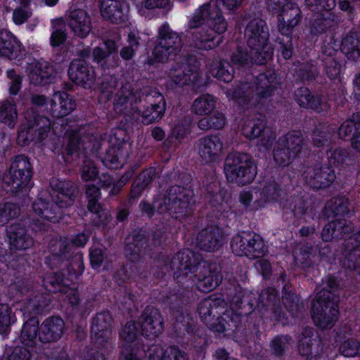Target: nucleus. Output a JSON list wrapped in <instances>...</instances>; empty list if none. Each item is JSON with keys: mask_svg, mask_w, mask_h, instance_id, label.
<instances>
[{"mask_svg": "<svg viewBox=\"0 0 360 360\" xmlns=\"http://www.w3.org/2000/svg\"><path fill=\"white\" fill-rule=\"evenodd\" d=\"M111 316L108 312L98 314L91 326V339L98 345L106 342L111 333Z\"/></svg>", "mask_w": 360, "mask_h": 360, "instance_id": "nucleus-28", "label": "nucleus"}, {"mask_svg": "<svg viewBox=\"0 0 360 360\" xmlns=\"http://www.w3.org/2000/svg\"><path fill=\"white\" fill-rule=\"evenodd\" d=\"M88 240L89 236L85 233H79L71 239L60 237L52 240L50 243L51 255L47 257L46 263L53 268L69 259L74 255V259L71 262L74 264L73 268L77 267V273H82V255L80 252H76V248L84 247Z\"/></svg>", "mask_w": 360, "mask_h": 360, "instance_id": "nucleus-8", "label": "nucleus"}, {"mask_svg": "<svg viewBox=\"0 0 360 360\" xmlns=\"http://www.w3.org/2000/svg\"><path fill=\"white\" fill-rule=\"evenodd\" d=\"M243 0H211L202 6L193 15L188 22L191 29L200 30L193 34L194 45L200 49H212L219 45L214 43L217 36L223 34L227 29V22L219 8L221 4L228 10L238 8Z\"/></svg>", "mask_w": 360, "mask_h": 360, "instance_id": "nucleus-1", "label": "nucleus"}, {"mask_svg": "<svg viewBox=\"0 0 360 360\" xmlns=\"http://www.w3.org/2000/svg\"><path fill=\"white\" fill-rule=\"evenodd\" d=\"M313 335L314 330L311 328H305L298 345L300 354L303 356H306L307 359L314 355V347L315 345L318 347L317 340L316 339H311ZM317 351L318 348L314 353L317 352Z\"/></svg>", "mask_w": 360, "mask_h": 360, "instance_id": "nucleus-45", "label": "nucleus"}, {"mask_svg": "<svg viewBox=\"0 0 360 360\" xmlns=\"http://www.w3.org/2000/svg\"><path fill=\"white\" fill-rule=\"evenodd\" d=\"M195 148L202 162L212 163L220 159L224 143L217 135L205 136L196 142Z\"/></svg>", "mask_w": 360, "mask_h": 360, "instance_id": "nucleus-17", "label": "nucleus"}, {"mask_svg": "<svg viewBox=\"0 0 360 360\" xmlns=\"http://www.w3.org/2000/svg\"><path fill=\"white\" fill-rule=\"evenodd\" d=\"M70 269H68V276L64 278V272H55L47 274L44 278V285L49 291L63 292L69 285V281H73L82 273H77V267L73 268V264L70 263Z\"/></svg>", "mask_w": 360, "mask_h": 360, "instance_id": "nucleus-29", "label": "nucleus"}, {"mask_svg": "<svg viewBox=\"0 0 360 360\" xmlns=\"http://www.w3.org/2000/svg\"><path fill=\"white\" fill-rule=\"evenodd\" d=\"M167 76L169 79L176 85H186L193 82L195 75L188 67L185 59L175 61L170 67Z\"/></svg>", "mask_w": 360, "mask_h": 360, "instance_id": "nucleus-31", "label": "nucleus"}, {"mask_svg": "<svg viewBox=\"0 0 360 360\" xmlns=\"http://www.w3.org/2000/svg\"><path fill=\"white\" fill-rule=\"evenodd\" d=\"M90 260L92 267L95 269H98L103 264L105 266L108 260L107 255L98 248L91 249Z\"/></svg>", "mask_w": 360, "mask_h": 360, "instance_id": "nucleus-58", "label": "nucleus"}, {"mask_svg": "<svg viewBox=\"0 0 360 360\" xmlns=\"http://www.w3.org/2000/svg\"><path fill=\"white\" fill-rule=\"evenodd\" d=\"M32 166L25 156H18L12 162L8 173L3 178L2 187L7 192L18 193L31 186Z\"/></svg>", "mask_w": 360, "mask_h": 360, "instance_id": "nucleus-12", "label": "nucleus"}, {"mask_svg": "<svg viewBox=\"0 0 360 360\" xmlns=\"http://www.w3.org/2000/svg\"><path fill=\"white\" fill-rule=\"evenodd\" d=\"M352 229L351 224H347L341 219H337L330 221L323 228L321 237L325 241L332 240L333 238H338L344 236Z\"/></svg>", "mask_w": 360, "mask_h": 360, "instance_id": "nucleus-37", "label": "nucleus"}, {"mask_svg": "<svg viewBox=\"0 0 360 360\" xmlns=\"http://www.w3.org/2000/svg\"><path fill=\"white\" fill-rule=\"evenodd\" d=\"M278 142L279 146H284L288 151L297 156L302 148L303 137L300 131H293L281 137Z\"/></svg>", "mask_w": 360, "mask_h": 360, "instance_id": "nucleus-42", "label": "nucleus"}, {"mask_svg": "<svg viewBox=\"0 0 360 360\" xmlns=\"http://www.w3.org/2000/svg\"><path fill=\"white\" fill-rule=\"evenodd\" d=\"M18 2L19 6L13 10L12 14L13 21L17 25L27 22L32 15V9L30 7L32 0H18Z\"/></svg>", "mask_w": 360, "mask_h": 360, "instance_id": "nucleus-46", "label": "nucleus"}, {"mask_svg": "<svg viewBox=\"0 0 360 360\" xmlns=\"http://www.w3.org/2000/svg\"><path fill=\"white\" fill-rule=\"evenodd\" d=\"M29 79L35 86H43L53 82V67L45 60H33L27 69Z\"/></svg>", "mask_w": 360, "mask_h": 360, "instance_id": "nucleus-22", "label": "nucleus"}, {"mask_svg": "<svg viewBox=\"0 0 360 360\" xmlns=\"http://www.w3.org/2000/svg\"><path fill=\"white\" fill-rule=\"evenodd\" d=\"M21 345H16L11 347L8 352V360H30L31 352L27 345L22 342Z\"/></svg>", "mask_w": 360, "mask_h": 360, "instance_id": "nucleus-48", "label": "nucleus"}, {"mask_svg": "<svg viewBox=\"0 0 360 360\" xmlns=\"http://www.w3.org/2000/svg\"><path fill=\"white\" fill-rule=\"evenodd\" d=\"M17 119L18 111L15 103L11 100L0 102V122L13 129Z\"/></svg>", "mask_w": 360, "mask_h": 360, "instance_id": "nucleus-40", "label": "nucleus"}, {"mask_svg": "<svg viewBox=\"0 0 360 360\" xmlns=\"http://www.w3.org/2000/svg\"><path fill=\"white\" fill-rule=\"evenodd\" d=\"M297 103L303 108H311L320 111L321 99L311 94L309 89L302 87L295 92Z\"/></svg>", "mask_w": 360, "mask_h": 360, "instance_id": "nucleus-44", "label": "nucleus"}, {"mask_svg": "<svg viewBox=\"0 0 360 360\" xmlns=\"http://www.w3.org/2000/svg\"><path fill=\"white\" fill-rule=\"evenodd\" d=\"M233 252L250 259L260 258L267 252V247L259 235L242 232L234 236L231 243Z\"/></svg>", "mask_w": 360, "mask_h": 360, "instance_id": "nucleus-13", "label": "nucleus"}, {"mask_svg": "<svg viewBox=\"0 0 360 360\" xmlns=\"http://www.w3.org/2000/svg\"><path fill=\"white\" fill-rule=\"evenodd\" d=\"M209 73L214 77L225 82L233 79V70L229 63L219 58H214L207 63Z\"/></svg>", "mask_w": 360, "mask_h": 360, "instance_id": "nucleus-36", "label": "nucleus"}, {"mask_svg": "<svg viewBox=\"0 0 360 360\" xmlns=\"http://www.w3.org/2000/svg\"><path fill=\"white\" fill-rule=\"evenodd\" d=\"M139 326L143 335L155 338L163 330L162 316L157 309L148 307L140 318Z\"/></svg>", "mask_w": 360, "mask_h": 360, "instance_id": "nucleus-20", "label": "nucleus"}, {"mask_svg": "<svg viewBox=\"0 0 360 360\" xmlns=\"http://www.w3.org/2000/svg\"><path fill=\"white\" fill-rule=\"evenodd\" d=\"M302 18L300 8L294 3L287 4L278 16V28L282 35L292 34L293 28L297 26Z\"/></svg>", "mask_w": 360, "mask_h": 360, "instance_id": "nucleus-25", "label": "nucleus"}, {"mask_svg": "<svg viewBox=\"0 0 360 360\" xmlns=\"http://www.w3.org/2000/svg\"><path fill=\"white\" fill-rule=\"evenodd\" d=\"M99 196L100 191L98 187L89 186L86 188L89 210H97L100 207V204L98 202Z\"/></svg>", "mask_w": 360, "mask_h": 360, "instance_id": "nucleus-59", "label": "nucleus"}, {"mask_svg": "<svg viewBox=\"0 0 360 360\" xmlns=\"http://www.w3.org/2000/svg\"><path fill=\"white\" fill-rule=\"evenodd\" d=\"M182 46L181 35L173 31L167 23H165L158 29L156 44L152 53L153 59L155 62L165 63L179 53Z\"/></svg>", "mask_w": 360, "mask_h": 360, "instance_id": "nucleus-11", "label": "nucleus"}, {"mask_svg": "<svg viewBox=\"0 0 360 360\" xmlns=\"http://www.w3.org/2000/svg\"><path fill=\"white\" fill-rule=\"evenodd\" d=\"M28 127L21 126L18 137L17 143L20 146H25L28 144L32 139L34 131H37L38 138L39 141H44L48 137L51 131V121L49 118L41 116L34 117L33 122L30 120L27 121Z\"/></svg>", "mask_w": 360, "mask_h": 360, "instance_id": "nucleus-16", "label": "nucleus"}, {"mask_svg": "<svg viewBox=\"0 0 360 360\" xmlns=\"http://www.w3.org/2000/svg\"><path fill=\"white\" fill-rule=\"evenodd\" d=\"M341 50L349 59L356 60L360 56V37L357 32L347 34L341 44Z\"/></svg>", "mask_w": 360, "mask_h": 360, "instance_id": "nucleus-41", "label": "nucleus"}, {"mask_svg": "<svg viewBox=\"0 0 360 360\" xmlns=\"http://www.w3.org/2000/svg\"><path fill=\"white\" fill-rule=\"evenodd\" d=\"M68 24L75 35L80 38H86L93 28L89 14L82 8H75L69 11Z\"/></svg>", "mask_w": 360, "mask_h": 360, "instance_id": "nucleus-23", "label": "nucleus"}, {"mask_svg": "<svg viewBox=\"0 0 360 360\" xmlns=\"http://www.w3.org/2000/svg\"><path fill=\"white\" fill-rule=\"evenodd\" d=\"M342 355L347 357H353L360 354V342L352 340L345 341L340 347Z\"/></svg>", "mask_w": 360, "mask_h": 360, "instance_id": "nucleus-56", "label": "nucleus"}, {"mask_svg": "<svg viewBox=\"0 0 360 360\" xmlns=\"http://www.w3.org/2000/svg\"><path fill=\"white\" fill-rule=\"evenodd\" d=\"M302 176L311 187L319 189L329 186L335 179V173L334 169L323 165L307 168Z\"/></svg>", "mask_w": 360, "mask_h": 360, "instance_id": "nucleus-18", "label": "nucleus"}, {"mask_svg": "<svg viewBox=\"0 0 360 360\" xmlns=\"http://www.w3.org/2000/svg\"><path fill=\"white\" fill-rule=\"evenodd\" d=\"M170 269L177 278L185 277L191 280L199 290L208 292L219 285L222 280L216 265L199 259L188 249L178 252L170 262Z\"/></svg>", "mask_w": 360, "mask_h": 360, "instance_id": "nucleus-2", "label": "nucleus"}, {"mask_svg": "<svg viewBox=\"0 0 360 360\" xmlns=\"http://www.w3.org/2000/svg\"><path fill=\"white\" fill-rule=\"evenodd\" d=\"M139 99V96L134 91L132 84L129 82L122 84L114 102V110L117 113H124L134 115V112L140 115L134 105Z\"/></svg>", "mask_w": 360, "mask_h": 360, "instance_id": "nucleus-19", "label": "nucleus"}, {"mask_svg": "<svg viewBox=\"0 0 360 360\" xmlns=\"http://www.w3.org/2000/svg\"><path fill=\"white\" fill-rule=\"evenodd\" d=\"M291 342V339L285 336H278L271 342V351L274 354L280 355Z\"/></svg>", "mask_w": 360, "mask_h": 360, "instance_id": "nucleus-60", "label": "nucleus"}, {"mask_svg": "<svg viewBox=\"0 0 360 360\" xmlns=\"http://www.w3.org/2000/svg\"><path fill=\"white\" fill-rule=\"evenodd\" d=\"M347 152L345 150L337 148L330 150L328 153V167H340L344 162Z\"/></svg>", "mask_w": 360, "mask_h": 360, "instance_id": "nucleus-57", "label": "nucleus"}, {"mask_svg": "<svg viewBox=\"0 0 360 360\" xmlns=\"http://www.w3.org/2000/svg\"><path fill=\"white\" fill-rule=\"evenodd\" d=\"M328 130L324 127L316 128L312 134L313 143L317 147L324 146L328 141Z\"/></svg>", "mask_w": 360, "mask_h": 360, "instance_id": "nucleus-63", "label": "nucleus"}, {"mask_svg": "<svg viewBox=\"0 0 360 360\" xmlns=\"http://www.w3.org/2000/svg\"><path fill=\"white\" fill-rule=\"evenodd\" d=\"M193 197L189 188L174 186L166 194L160 195L153 205L142 202L140 208L143 214L152 217L155 212L179 219L188 214Z\"/></svg>", "mask_w": 360, "mask_h": 360, "instance_id": "nucleus-4", "label": "nucleus"}, {"mask_svg": "<svg viewBox=\"0 0 360 360\" xmlns=\"http://www.w3.org/2000/svg\"><path fill=\"white\" fill-rule=\"evenodd\" d=\"M242 133L250 139L259 137L257 147L261 152L269 150L275 139L274 133L266 128L264 121L259 119L245 121L242 127Z\"/></svg>", "mask_w": 360, "mask_h": 360, "instance_id": "nucleus-15", "label": "nucleus"}, {"mask_svg": "<svg viewBox=\"0 0 360 360\" xmlns=\"http://www.w3.org/2000/svg\"><path fill=\"white\" fill-rule=\"evenodd\" d=\"M127 8H123L122 4L118 0H101V13L102 16L117 23L126 18Z\"/></svg>", "mask_w": 360, "mask_h": 360, "instance_id": "nucleus-34", "label": "nucleus"}, {"mask_svg": "<svg viewBox=\"0 0 360 360\" xmlns=\"http://www.w3.org/2000/svg\"><path fill=\"white\" fill-rule=\"evenodd\" d=\"M223 232L219 227H211L201 231L197 236V245L205 251H215L222 244Z\"/></svg>", "mask_w": 360, "mask_h": 360, "instance_id": "nucleus-30", "label": "nucleus"}, {"mask_svg": "<svg viewBox=\"0 0 360 360\" xmlns=\"http://www.w3.org/2000/svg\"><path fill=\"white\" fill-rule=\"evenodd\" d=\"M276 85L275 73L268 71L258 76L255 91L248 84H242L234 89H229L226 96L229 99L236 101L241 105H257L272 95Z\"/></svg>", "mask_w": 360, "mask_h": 360, "instance_id": "nucleus-6", "label": "nucleus"}, {"mask_svg": "<svg viewBox=\"0 0 360 360\" xmlns=\"http://www.w3.org/2000/svg\"><path fill=\"white\" fill-rule=\"evenodd\" d=\"M348 205V199L345 197L333 198L326 205V214L328 218L344 216L349 211Z\"/></svg>", "mask_w": 360, "mask_h": 360, "instance_id": "nucleus-43", "label": "nucleus"}, {"mask_svg": "<svg viewBox=\"0 0 360 360\" xmlns=\"http://www.w3.org/2000/svg\"><path fill=\"white\" fill-rule=\"evenodd\" d=\"M190 120L184 117L174 124L172 129V136L174 137L178 143H181L190 132Z\"/></svg>", "mask_w": 360, "mask_h": 360, "instance_id": "nucleus-49", "label": "nucleus"}, {"mask_svg": "<svg viewBox=\"0 0 360 360\" xmlns=\"http://www.w3.org/2000/svg\"><path fill=\"white\" fill-rule=\"evenodd\" d=\"M128 156L127 143L121 142L117 146H111L103 160L105 167L110 169L121 168Z\"/></svg>", "mask_w": 360, "mask_h": 360, "instance_id": "nucleus-33", "label": "nucleus"}, {"mask_svg": "<svg viewBox=\"0 0 360 360\" xmlns=\"http://www.w3.org/2000/svg\"><path fill=\"white\" fill-rule=\"evenodd\" d=\"M137 9L141 15H146V11L155 8H169V0H146L136 4Z\"/></svg>", "mask_w": 360, "mask_h": 360, "instance_id": "nucleus-52", "label": "nucleus"}, {"mask_svg": "<svg viewBox=\"0 0 360 360\" xmlns=\"http://www.w3.org/2000/svg\"><path fill=\"white\" fill-rule=\"evenodd\" d=\"M137 329L132 321L127 322L120 332V338L125 342L122 349L121 360H141L145 352L132 345L136 340Z\"/></svg>", "mask_w": 360, "mask_h": 360, "instance_id": "nucleus-21", "label": "nucleus"}, {"mask_svg": "<svg viewBox=\"0 0 360 360\" xmlns=\"http://www.w3.org/2000/svg\"><path fill=\"white\" fill-rule=\"evenodd\" d=\"M245 36L250 48V62L263 64L271 58L273 49L269 43V29L264 20L255 18L248 21Z\"/></svg>", "mask_w": 360, "mask_h": 360, "instance_id": "nucleus-9", "label": "nucleus"}, {"mask_svg": "<svg viewBox=\"0 0 360 360\" xmlns=\"http://www.w3.org/2000/svg\"><path fill=\"white\" fill-rule=\"evenodd\" d=\"M117 86V79L114 76L110 75L105 77L100 85L101 91L109 99Z\"/></svg>", "mask_w": 360, "mask_h": 360, "instance_id": "nucleus-62", "label": "nucleus"}, {"mask_svg": "<svg viewBox=\"0 0 360 360\" xmlns=\"http://www.w3.org/2000/svg\"><path fill=\"white\" fill-rule=\"evenodd\" d=\"M338 286L333 277L326 280V285L319 292L312 303V319L321 328H331L338 314V300L333 291Z\"/></svg>", "mask_w": 360, "mask_h": 360, "instance_id": "nucleus-7", "label": "nucleus"}, {"mask_svg": "<svg viewBox=\"0 0 360 360\" xmlns=\"http://www.w3.org/2000/svg\"><path fill=\"white\" fill-rule=\"evenodd\" d=\"M16 317L9 304L0 303V333L9 331L11 325L16 322Z\"/></svg>", "mask_w": 360, "mask_h": 360, "instance_id": "nucleus-47", "label": "nucleus"}, {"mask_svg": "<svg viewBox=\"0 0 360 360\" xmlns=\"http://www.w3.org/2000/svg\"><path fill=\"white\" fill-rule=\"evenodd\" d=\"M149 360H188L184 352L175 347L164 349L158 345H152L146 352Z\"/></svg>", "mask_w": 360, "mask_h": 360, "instance_id": "nucleus-32", "label": "nucleus"}, {"mask_svg": "<svg viewBox=\"0 0 360 360\" xmlns=\"http://www.w3.org/2000/svg\"><path fill=\"white\" fill-rule=\"evenodd\" d=\"M50 185L54 191L53 202H50L41 195L32 203L36 218L34 220L40 228L47 221H58L60 216V209L72 205L77 191L72 181L52 179Z\"/></svg>", "mask_w": 360, "mask_h": 360, "instance_id": "nucleus-3", "label": "nucleus"}, {"mask_svg": "<svg viewBox=\"0 0 360 360\" xmlns=\"http://www.w3.org/2000/svg\"><path fill=\"white\" fill-rule=\"evenodd\" d=\"M68 75L73 82L84 88L90 87L95 81L94 68L83 60H75L70 63Z\"/></svg>", "mask_w": 360, "mask_h": 360, "instance_id": "nucleus-24", "label": "nucleus"}, {"mask_svg": "<svg viewBox=\"0 0 360 360\" xmlns=\"http://www.w3.org/2000/svg\"><path fill=\"white\" fill-rule=\"evenodd\" d=\"M42 296H35L33 299L30 300L27 302L24 303V306L20 309L24 314H35L40 308L45 305L41 301Z\"/></svg>", "mask_w": 360, "mask_h": 360, "instance_id": "nucleus-61", "label": "nucleus"}, {"mask_svg": "<svg viewBox=\"0 0 360 360\" xmlns=\"http://www.w3.org/2000/svg\"><path fill=\"white\" fill-rule=\"evenodd\" d=\"M274 157L276 162L282 166L288 165L297 156L291 151H288L284 146H279V143L277 142Z\"/></svg>", "mask_w": 360, "mask_h": 360, "instance_id": "nucleus-50", "label": "nucleus"}, {"mask_svg": "<svg viewBox=\"0 0 360 360\" xmlns=\"http://www.w3.org/2000/svg\"><path fill=\"white\" fill-rule=\"evenodd\" d=\"M20 42L7 30H0V56L10 60L17 57Z\"/></svg>", "mask_w": 360, "mask_h": 360, "instance_id": "nucleus-35", "label": "nucleus"}, {"mask_svg": "<svg viewBox=\"0 0 360 360\" xmlns=\"http://www.w3.org/2000/svg\"><path fill=\"white\" fill-rule=\"evenodd\" d=\"M49 112L56 118L70 114L75 108V103L65 91L55 92L49 101Z\"/></svg>", "mask_w": 360, "mask_h": 360, "instance_id": "nucleus-27", "label": "nucleus"}, {"mask_svg": "<svg viewBox=\"0 0 360 360\" xmlns=\"http://www.w3.org/2000/svg\"><path fill=\"white\" fill-rule=\"evenodd\" d=\"M52 25L54 30L51 36V44L53 46H58L63 44L66 39L64 31L58 28L60 26H63V21L62 19L53 20Z\"/></svg>", "mask_w": 360, "mask_h": 360, "instance_id": "nucleus-53", "label": "nucleus"}, {"mask_svg": "<svg viewBox=\"0 0 360 360\" xmlns=\"http://www.w3.org/2000/svg\"><path fill=\"white\" fill-rule=\"evenodd\" d=\"M360 130V120L357 122L355 120L350 119L344 122L340 127L339 136L341 139H345Z\"/></svg>", "mask_w": 360, "mask_h": 360, "instance_id": "nucleus-54", "label": "nucleus"}, {"mask_svg": "<svg viewBox=\"0 0 360 360\" xmlns=\"http://www.w3.org/2000/svg\"><path fill=\"white\" fill-rule=\"evenodd\" d=\"M20 214V209L15 204L6 203L0 205V226L5 224L10 219Z\"/></svg>", "mask_w": 360, "mask_h": 360, "instance_id": "nucleus-51", "label": "nucleus"}, {"mask_svg": "<svg viewBox=\"0 0 360 360\" xmlns=\"http://www.w3.org/2000/svg\"><path fill=\"white\" fill-rule=\"evenodd\" d=\"M227 179L239 185L250 184L257 174V167L251 157L245 153H231L224 163Z\"/></svg>", "mask_w": 360, "mask_h": 360, "instance_id": "nucleus-10", "label": "nucleus"}, {"mask_svg": "<svg viewBox=\"0 0 360 360\" xmlns=\"http://www.w3.org/2000/svg\"><path fill=\"white\" fill-rule=\"evenodd\" d=\"M7 76L11 79L9 92L11 94L16 95L21 89L22 77L13 70H8Z\"/></svg>", "mask_w": 360, "mask_h": 360, "instance_id": "nucleus-64", "label": "nucleus"}, {"mask_svg": "<svg viewBox=\"0 0 360 360\" xmlns=\"http://www.w3.org/2000/svg\"><path fill=\"white\" fill-rule=\"evenodd\" d=\"M217 301L209 297L202 301L199 305L198 311L202 321L208 325L211 330L217 333H224L226 330H233L237 327L238 319L233 313L226 312L222 316L214 319L211 317L212 311L216 307Z\"/></svg>", "mask_w": 360, "mask_h": 360, "instance_id": "nucleus-14", "label": "nucleus"}, {"mask_svg": "<svg viewBox=\"0 0 360 360\" xmlns=\"http://www.w3.org/2000/svg\"><path fill=\"white\" fill-rule=\"evenodd\" d=\"M64 328V321L59 317H49L41 326L37 319L32 318L23 324L20 340L27 346L37 347L40 343L51 342L60 338Z\"/></svg>", "mask_w": 360, "mask_h": 360, "instance_id": "nucleus-5", "label": "nucleus"}, {"mask_svg": "<svg viewBox=\"0 0 360 360\" xmlns=\"http://www.w3.org/2000/svg\"><path fill=\"white\" fill-rule=\"evenodd\" d=\"M165 109L164 98L161 94H158L156 103H151L141 112V122L145 124H149L158 119H160Z\"/></svg>", "mask_w": 360, "mask_h": 360, "instance_id": "nucleus-39", "label": "nucleus"}, {"mask_svg": "<svg viewBox=\"0 0 360 360\" xmlns=\"http://www.w3.org/2000/svg\"><path fill=\"white\" fill-rule=\"evenodd\" d=\"M8 243L12 250H25L31 248L34 240L21 223L11 224L7 229Z\"/></svg>", "mask_w": 360, "mask_h": 360, "instance_id": "nucleus-26", "label": "nucleus"}, {"mask_svg": "<svg viewBox=\"0 0 360 360\" xmlns=\"http://www.w3.org/2000/svg\"><path fill=\"white\" fill-rule=\"evenodd\" d=\"M217 99L214 96L205 94L196 98L192 105V111L200 116L207 115L215 109Z\"/></svg>", "mask_w": 360, "mask_h": 360, "instance_id": "nucleus-38", "label": "nucleus"}, {"mask_svg": "<svg viewBox=\"0 0 360 360\" xmlns=\"http://www.w3.org/2000/svg\"><path fill=\"white\" fill-rule=\"evenodd\" d=\"M82 179L84 181H94L98 176V170L94 163L89 159L84 161L80 170Z\"/></svg>", "mask_w": 360, "mask_h": 360, "instance_id": "nucleus-55", "label": "nucleus"}]
</instances>
